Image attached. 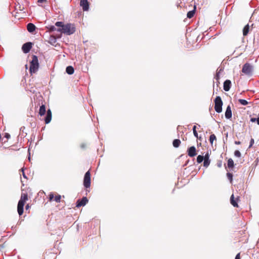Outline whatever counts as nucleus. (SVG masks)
<instances>
[{"label":"nucleus","mask_w":259,"mask_h":259,"mask_svg":"<svg viewBox=\"0 0 259 259\" xmlns=\"http://www.w3.org/2000/svg\"><path fill=\"white\" fill-rule=\"evenodd\" d=\"M257 118H251L250 121L252 122H254L255 121L257 122Z\"/></svg>","instance_id":"obj_37"},{"label":"nucleus","mask_w":259,"mask_h":259,"mask_svg":"<svg viewBox=\"0 0 259 259\" xmlns=\"http://www.w3.org/2000/svg\"><path fill=\"white\" fill-rule=\"evenodd\" d=\"M219 166H221V164H219Z\"/></svg>","instance_id":"obj_47"},{"label":"nucleus","mask_w":259,"mask_h":259,"mask_svg":"<svg viewBox=\"0 0 259 259\" xmlns=\"http://www.w3.org/2000/svg\"><path fill=\"white\" fill-rule=\"evenodd\" d=\"M227 176L228 179L229 180L230 183H232V181H233V175H232V174H231L230 172H228L227 174Z\"/></svg>","instance_id":"obj_29"},{"label":"nucleus","mask_w":259,"mask_h":259,"mask_svg":"<svg viewBox=\"0 0 259 259\" xmlns=\"http://www.w3.org/2000/svg\"><path fill=\"white\" fill-rule=\"evenodd\" d=\"M85 145L84 144H82L81 145V147L82 148H84L85 147Z\"/></svg>","instance_id":"obj_43"},{"label":"nucleus","mask_w":259,"mask_h":259,"mask_svg":"<svg viewBox=\"0 0 259 259\" xmlns=\"http://www.w3.org/2000/svg\"><path fill=\"white\" fill-rule=\"evenodd\" d=\"M60 199H61V196L60 195H58L55 196V201L56 202H59L60 201Z\"/></svg>","instance_id":"obj_32"},{"label":"nucleus","mask_w":259,"mask_h":259,"mask_svg":"<svg viewBox=\"0 0 259 259\" xmlns=\"http://www.w3.org/2000/svg\"><path fill=\"white\" fill-rule=\"evenodd\" d=\"M227 165L229 168H232L234 166V161L232 159L230 158L228 159Z\"/></svg>","instance_id":"obj_23"},{"label":"nucleus","mask_w":259,"mask_h":259,"mask_svg":"<svg viewBox=\"0 0 259 259\" xmlns=\"http://www.w3.org/2000/svg\"><path fill=\"white\" fill-rule=\"evenodd\" d=\"M223 71L222 68H218L217 70L216 74L214 77V78L218 81L220 79V74L221 72Z\"/></svg>","instance_id":"obj_19"},{"label":"nucleus","mask_w":259,"mask_h":259,"mask_svg":"<svg viewBox=\"0 0 259 259\" xmlns=\"http://www.w3.org/2000/svg\"><path fill=\"white\" fill-rule=\"evenodd\" d=\"M22 175H23V177L24 178H27L24 172V170L23 169H22Z\"/></svg>","instance_id":"obj_40"},{"label":"nucleus","mask_w":259,"mask_h":259,"mask_svg":"<svg viewBox=\"0 0 259 259\" xmlns=\"http://www.w3.org/2000/svg\"><path fill=\"white\" fill-rule=\"evenodd\" d=\"M80 6L82 7L84 11H87L89 9V3L88 0H80Z\"/></svg>","instance_id":"obj_10"},{"label":"nucleus","mask_w":259,"mask_h":259,"mask_svg":"<svg viewBox=\"0 0 259 259\" xmlns=\"http://www.w3.org/2000/svg\"><path fill=\"white\" fill-rule=\"evenodd\" d=\"M253 71V67L251 65L248 63L244 64L242 67V72L246 75H250Z\"/></svg>","instance_id":"obj_6"},{"label":"nucleus","mask_w":259,"mask_h":259,"mask_svg":"<svg viewBox=\"0 0 259 259\" xmlns=\"http://www.w3.org/2000/svg\"><path fill=\"white\" fill-rule=\"evenodd\" d=\"M5 137L7 138V139H9L10 137V135L8 133H6L5 134Z\"/></svg>","instance_id":"obj_38"},{"label":"nucleus","mask_w":259,"mask_h":259,"mask_svg":"<svg viewBox=\"0 0 259 259\" xmlns=\"http://www.w3.org/2000/svg\"><path fill=\"white\" fill-rule=\"evenodd\" d=\"M235 144L236 145H239L241 144V142L240 141H235Z\"/></svg>","instance_id":"obj_41"},{"label":"nucleus","mask_w":259,"mask_h":259,"mask_svg":"<svg viewBox=\"0 0 259 259\" xmlns=\"http://www.w3.org/2000/svg\"><path fill=\"white\" fill-rule=\"evenodd\" d=\"M249 31V24L246 25L243 29V36H246Z\"/></svg>","instance_id":"obj_17"},{"label":"nucleus","mask_w":259,"mask_h":259,"mask_svg":"<svg viewBox=\"0 0 259 259\" xmlns=\"http://www.w3.org/2000/svg\"><path fill=\"white\" fill-rule=\"evenodd\" d=\"M223 101L220 96H217L214 100V109L218 113L222 111Z\"/></svg>","instance_id":"obj_4"},{"label":"nucleus","mask_w":259,"mask_h":259,"mask_svg":"<svg viewBox=\"0 0 259 259\" xmlns=\"http://www.w3.org/2000/svg\"><path fill=\"white\" fill-rule=\"evenodd\" d=\"M254 142L253 139H251L250 141V145L249 146V148H250L251 147H252V146L254 144Z\"/></svg>","instance_id":"obj_35"},{"label":"nucleus","mask_w":259,"mask_h":259,"mask_svg":"<svg viewBox=\"0 0 259 259\" xmlns=\"http://www.w3.org/2000/svg\"><path fill=\"white\" fill-rule=\"evenodd\" d=\"M52 119V112L50 109H49L47 111V115L45 117V121L46 124H48L50 122Z\"/></svg>","instance_id":"obj_12"},{"label":"nucleus","mask_w":259,"mask_h":259,"mask_svg":"<svg viewBox=\"0 0 259 259\" xmlns=\"http://www.w3.org/2000/svg\"><path fill=\"white\" fill-rule=\"evenodd\" d=\"M257 123L259 125V117L257 118Z\"/></svg>","instance_id":"obj_45"},{"label":"nucleus","mask_w":259,"mask_h":259,"mask_svg":"<svg viewBox=\"0 0 259 259\" xmlns=\"http://www.w3.org/2000/svg\"><path fill=\"white\" fill-rule=\"evenodd\" d=\"M27 199V194L22 193L21 194L20 199L18 201L17 205V211L19 215H21L23 214L25 202Z\"/></svg>","instance_id":"obj_2"},{"label":"nucleus","mask_w":259,"mask_h":259,"mask_svg":"<svg viewBox=\"0 0 259 259\" xmlns=\"http://www.w3.org/2000/svg\"><path fill=\"white\" fill-rule=\"evenodd\" d=\"M196 125H194L193 127V134H194V136L198 138V133L196 131Z\"/></svg>","instance_id":"obj_30"},{"label":"nucleus","mask_w":259,"mask_h":259,"mask_svg":"<svg viewBox=\"0 0 259 259\" xmlns=\"http://www.w3.org/2000/svg\"><path fill=\"white\" fill-rule=\"evenodd\" d=\"M32 44L30 42H28L24 44L22 47V50L24 53H28L32 48Z\"/></svg>","instance_id":"obj_7"},{"label":"nucleus","mask_w":259,"mask_h":259,"mask_svg":"<svg viewBox=\"0 0 259 259\" xmlns=\"http://www.w3.org/2000/svg\"><path fill=\"white\" fill-rule=\"evenodd\" d=\"M64 25L65 24H64L61 21H58L55 23V25L57 27H59V28H63Z\"/></svg>","instance_id":"obj_27"},{"label":"nucleus","mask_w":259,"mask_h":259,"mask_svg":"<svg viewBox=\"0 0 259 259\" xmlns=\"http://www.w3.org/2000/svg\"><path fill=\"white\" fill-rule=\"evenodd\" d=\"M88 202V199L86 197H83L81 199L77 200L76 202V206L79 207L82 206H84Z\"/></svg>","instance_id":"obj_8"},{"label":"nucleus","mask_w":259,"mask_h":259,"mask_svg":"<svg viewBox=\"0 0 259 259\" xmlns=\"http://www.w3.org/2000/svg\"><path fill=\"white\" fill-rule=\"evenodd\" d=\"M216 140V137L214 134H211L209 137V142L211 144L213 143L214 140Z\"/></svg>","instance_id":"obj_28"},{"label":"nucleus","mask_w":259,"mask_h":259,"mask_svg":"<svg viewBox=\"0 0 259 259\" xmlns=\"http://www.w3.org/2000/svg\"><path fill=\"white\" fill-rule=\"evenodd\" d=\"M204 160L203 156L199 155L197 157V162L198 163H201Z\"/></svg>","instance_id":"obj_25"},{"label":"nucleus","mask_w":259,"mask_h":259,"mask_svg":"<svg viewBox=\"0 0 259 259\" xmlns=\"http://www.w3.org/2000/svg\"><path fill=\"white\" fill-rule=\"evenodd\" d=\"M30 73L31 74L36 73L38 71L39 68L38 58L36 56H32V59L30 61Z\"/></svg>","instance_id":"obj_3"},{"label":"nucleus","mask_w":259,"mask_h":259,"mask_svg":"<svg viewBox=\"0 0 259 259\" xmlns=\"http://www.w3.org/2000/svg\"><path fill=\"white\" fill-rule=\"evenodd\" d=\"M45 1H46V0H38V3H44Z\"/></svg>","instance_id":"obj_42"},{"label":"nucleus","mask_w":259,"mask_h":259,"mask_svg":"<svg viewBox=\"0 0 259 259\" xmlns=\"http://www.w3.org/2000/svg\"><path fill=\"white\" fill-rule=\"evenodd\" d=\"M66 72L67 74L71 75L74 72V68L72 66H68L66 68Z\"/></svg>","instance_id":"obj_16"},{"label":"nucleus","mask_w":259,"mask_h":259,"mask_svg":"<svg viewBox=\"0 0 259 259\" xmlns=\"http://www.w3.org/2000/svg\"><path fill=\"white\" fill-rule=\"evenodd\" d=\"M232 111L230 105H228L227 107V109L226 110L225 112V117L227 119H230L232 117Z\"/></svg>","instance_id":"obj_13"},{"label":"nucleus","mask_w":259,"mask_h":259,"mask_svg":"<svg viewBox=\"0 0 259 259\" xmlns=\"http://www.w3.org/2000/svg\"><path fill=\"white\" fill-rule=\"evenodd\" d=\"M235 259H240V253H238L236 256H235Z\"/></svg>","instance_id":"obj_39"},{"label":"nucleus","mask_w":259,"mask_h":259,"mask_svg":"<svg viewBox=\"0 0 259 259\" xmlns=\"http://www.w3.org/2000/svg\"><path fill=\"white\" fill-rule=\"evenodd\" d=\"M54 198V195L53 193H51L49 195V200L52 201Z\"/></svg>","instance_id":"obj_36"},{"label":"nucleus","mask_w":259,"mask_h":259,"mask_svg":"<svg viewBox=\"0 0 259 259\" xmlns=\"http://www.w3.org/2000/svg\"><path fill=\"white\" fill-rule=\"evenodd\" d=\"M187 153L188 156L191 157L195 156L197 154L196 148L194 146L189 147L187 149Z\"/></svg>","instance_id":"obj_9"},{"label":"nucleus","mask_w":259,"mask_h":259,"mask_svg":"<svg viewBox=\"0 0 259 259\" xmlns=\"http://www.w3.org/2000/svg\"><path fill=\"white\" fill-rule=\"evenodd\" d=\"M230 202H231V204L234 206V207H238V204L236 202V201H235L234 200V195L232 194L231 196V198H230Z\"/></svg>","instance_id":"obj_20"},{"label":"nucleus","mask_w":259,"mask_h":259,"mask_svg":"<svg viewBox=\"0 0 259 259\" xmlns=\"http://www.w3.org/2000/svg\"><path fill=\"white\" fill-rule=\"evenodd\" d=\"M231 81L229 79L226 80L224 82V90L226 92L229 91L231 88Z\"/></svg>","instance_id":"obj_11"},{"label":"nucleus","mask_w":259,"mask_h":259,"mask_svg":"<svg viewBox=\"0 0 259 259\" xmlns=\"http://www.w3.org/2000/svg\"><path fill=\"white\" fill-rule=\"evenodd\" d=\"M234 155L236 156V157H240L241 156V153L238 150H236L234 152Z\"/></svg>","instance_id":"obj_31"},{"label":"nucleus","mask_w":259,"mask_h":259,"mask_svg":"<svg viewBox=\"0 0 259 259\" xmlns=\"http://www.w3.org/2000/svg\"><path fill=\"white\" fill-rule=\"evenodd\" d=\"M219 166H221V164H219Z\"/></svg>","instance_id":"obj_48"},{"label":"nucleus","mask_w":259,"mask_h":259,"mask_svg":"<svg viewBox=\"0 0 259 259\" xmlns=\"http://www.w3.org/2000/svg\"><path fill=\"white\" fill-rule=\"evenodd\" d=\"M181 144V141L179 139H175L173 141L172 145L174 147L178 148Z\"/></svg>","instance_id":"obj_21"},{"label":"nucleus","mask_w":259,"mask_h":259,"mask_svg":"<svg viewBox=\"0 0 259 259\" xmlns=\"http://www.w3.org/2000/svg\"><path fill=\"white\" fill-rule=\"evenodd\" d=\"M57 41L56 37L54 35H51L49 37V42L52 44L54 45L55 44Z\"/></svg>","instance_id":"obj_22"},{"label":"nucleus","mask_w":259,"mask_h":259,"mask_svg":"<svg viewBox=\"0 0 259 259\" xmlns=\"http://www.w3.org/2000/svg\"><path fill=\"white\" fill-rule=\"evenodd\" d=\"M203 160V166L205 167H207L209 165L210 163V159H204Z\"/></svg>","instance_id":"obj_26"},{"label":"nucleus","mask_w":259,"mask_h":259,"mask_svg":"<svg viewBox=\"0 0 259 259\" xmlns=\"http://www.w3.org/2000/svg\"><path fill=\"white\" fill-rule=\"evenodd\" d=\"M28 160L30 161V155L28 157Z\"/></svg>","instance_id":"obj_46"},{"label":"nucleus","mask_w":259,"mask_h":259,"mask_svg":"<svg viewBox=\"0 0 259 259\" xmlns=\"http://www.w3.org/2000/svg\"><path fill=\"white\" fill-rule=\"evenodd\" d=\"M196 6L194 7V8L193 10L190 11L188 12L187 16L188 18H191L194 16V15L195 12Z\"/></svg>","instance_id":"obj_18"},{"label":"nucleus","mask_w":259,"mask_h":259,"mask_svg":"<svg viewBox=\"0 0 259 259\" xmlns=\"http://www.w3.org/2000/svg\"><path fill=\"white\" fill-rule=\"evenodd\" d=\"M203 157H204V159H209V153L208 152H207L205 154V155L204 156H203Z\"/></svg>","instance_id":"obj_34"},{"label":"nucleus","mask_w":259,"mask_h":259,"mask_svg":"<svg viewBox=\"0 0 259 259\" xmlns=\"http://www.w3.org/2000/svg\"><path fill=\"white\" fill-rule=\"evenodd\" d=\"M46 112V107L45 105H42L40 106L39 110V114L40 116H43L45 114Z\"/></svg>","instance_id":"obj_15"},{"label":"nucleus","mask_w":259,"mask_h":259,"mask_svg":"<svg viewBox=\"0 0 259 259\" xmlns=\"http://www.w3.org/2000/svg\"><path fill=\"white\" fill-rule=\"evenodd\" d=\"M27 29L28 32L32 33L35 31L36 27L33 23H29L27 25Z\"/></svg>","instance_id":"obj_14"},{"label":"nucleus","mask_w":259,"mask_h":259,"mask_svg":"<svg viewBox=\"0 0 259 259\" xmlns=\"http://www.w3.org/2000/svg\"><path fill=\"white\" fill-rule=\"evenodd\" d=\"M83 186L85 188H89L91 186V173L89 170L84 176Z\"/></svg>","instance_id":"obj_5"},{"label":"nucleus","mask_w":259,"mask_h":259,"mask_svg":"<svg viewBox=\"0 0 259 259\" xmlns=\"http://www.w3.org/2000/svg\"><path fill=\"white\" fill-rule=\"evenodd\" d=\"M29 205L27 204L26 207H25L26 209H29Z\"/></svg>","instance_id":"obj_44"},{"label":"nucleus","mask_w":259,"mask_h":259,"mask_svg":"<svg viewBox=\"0 0 259 259\" xmlns=\"http://www.w3.org/2000/svg\"><path fill=\"white\" fill-rule=\"evenodd\" d=\"M238 102L242 105H244V106L247 105L248 104V102L246 100H244V99H240L238 100Z\"/></svg>","instance_id":"obj_24"},{"label":"nucleus","mask_w":259,"mask_h":259,"mask_svg":"<svg viewBox=\"0 0 259 259\" xmlns=\"http://www.w3.org/2000/svg\"><path fill=\"white\" fill-rule=\"evenodd\" d=\"M57 31L67 35H71L75 31V27L74 24L67 23L63 26V28H58Z\"/></svg>","instance_id":"obj_1"},{"label":"nucleus","mask_w":259,"mask_h":259,"mask_svg":"<svg viewBox=\"0 0 259 259\" xmlns=\"http://www.w3.org/2000/svg\"><path fill=\"white\" fill-rule=\"evenodd\" d=\"M49 29H50V31H55V30H57V29H57V28L55 27V26H53V25L51 26L50 27V28H49Z\"/></svg>","instance_id":"obj_33"}]
</instances>
